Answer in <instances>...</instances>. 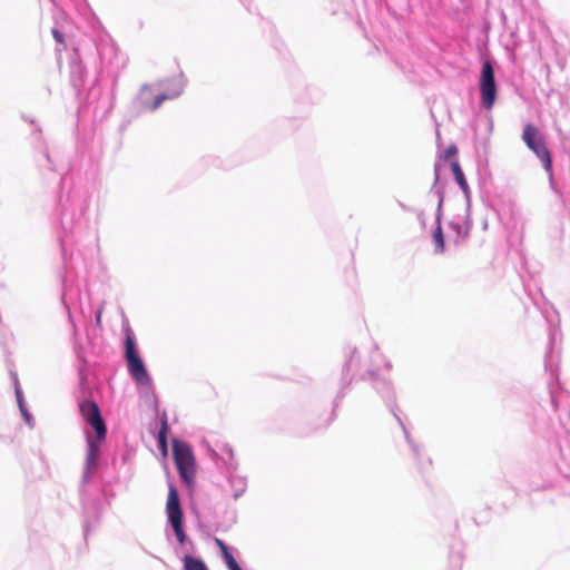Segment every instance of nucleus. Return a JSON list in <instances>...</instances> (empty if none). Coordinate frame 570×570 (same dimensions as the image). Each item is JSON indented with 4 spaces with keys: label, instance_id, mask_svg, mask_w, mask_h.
Masks as SVG:
<instances>
[{
    "label": "nucleus",
    "instance_id": "29",
    "mask_svg": "<svg viewBox=\"0 0 570 570\" xmlns=\"http://www.w3.org/2000/svg\"><path fill=\"white\" fill-rule=\"evenodd\" d=\"M215 543L219 548L220 554L229 550L228 546L222 539L215 538Z\"/></svg>",
    "mask_w": 570,
    "mask_h": 570
},
{
    "label": "nucleus",
    "instance_id": "20",
    "mask_svg": "<svg viewBox=\"0 0 570 570\" xmlns=\"http://www.w3.org/2000/svg\"><path fill=\"white\" fill-rule=\"evenodd\" d=\"M435 229L433 232V243H434V253L442 254L445 250L444 235L442 230V225L435 224Z\"/></svg>",
    "mask_w": 570,
    "mask_h": 570
},
{
    "label": "nucleus",
    "instance_id": "1",
    "mask_svg": "<svg viewBox=\"0 0 570 570\" xmlns=\"http://www.w3.org/2000/svg\"><path fill=\"white\" fill-rule=\"evenodd\" d=\"M79 411L95 433V435L86 433L87 454L79 489L83 510V532L85 537H87L96 528L101 515L100 500L91 493L90 482L98 470L100 444L106 440L107 426L95 401L83 400L79 403Z\"/></svg>",
    "mask_w": 570,
    "mask_h": 570
},
{
    "label": "nucleus",
    "instance_id": "16",
    "mask_svg": "<svg viewBox=\"0 0 570 570\" xmlns=\"http://www.w3.org/2000/svg\"><path fill=\"white\" fill-rule=\"evenodd\" d=\"M451 169H452V173H453L456 184L459 185V187L461 188V190L464 194L465 206H468V209H470L471 208V190H470L469 184L466 181V178L464 176V173H463L460 164L456 160L451 163Z\"/></svg>",
    "mask_w": 570,
    "mask_h": 570
},
{
    "label": "nucleus",
    "instance_id": "18",
    "mask_svg": "<svg viewBox=\"0 0 570 570\" xmlns=\"http://www.w3.org/2000/svg\"><path fill=\"white\" fill-rule=\"evenodd\" d=\"M445 185L446 183L442 181L440 178V165L436 163L434 165V181L429 194L435 195L439 203H444Z\"/></svg>",
    "mask_w": 570,
    "mask_h": 570
},
{
    "label": "nucleus",
    "instance_id": "3",
    "mask_svg": "<svg viewBox=\"0 0 570 570\" xmlns=\"http://www.w3.org/2000/svg\"><path fill=\"white\" fill-rule=\"evenodd\" d=\"M89 208V198L80 191H71L60 198V224L65 235H71L83 225V217Z\"/></svg>",
    "mask_w": 570,
    "mask_h": 570
},
{
    "label": "nucleus",
    "instance_id": "26",
    "mask_svg": "<svg viewBox=\"0 0 570 570\" xmlns=\"http://www.w3.org/2000/svg\"><path fill=\"white\" fill-rule=\"evenodd\" d=\"M443 204L444 203H439L438 202V206H436V210H435V224L442 225Z\"/></svg>",
    "mask_w": 570,
    "mask_h": 570
},
{
    "label": "nucleus",
    "instance_id": "32",
    "mask_svg": "<svg viewBox=\"0 0 570 570\" xmlns=\"http://www.w3.org/2000/svg\"><path fill=\"white\" fill-rule=\"evenodd\" d=\"M227 569L228 570H243L237 561L235 563L230 564L229 567H227Z\"/></svg>",
    "mask_w": 570,
    "mask_h": 570
},
{
    "label": "nucleus",
    "instance_id": "9",
    "mask_svg": "<svg viewBox=\"0 0 570 570\" xmlns=\"http://www.w3.org/2000/svg\"><path fill=\"white\" fill-rule=\"evenodd\" d=\"M167 522L171 527L178 543L184 547L191 542L184 529V512L176 487L173 483L168 485V498L166 503Z\"/></svg>",
    "mask_w": 570,
    "mask_h": 570
},
{
    "label": "nucleus",
    "instance_id": "8",
    "mask_svg": "<svg viewBox=\"0 0 570 570\" xmlns=\"http://www.w3.org/2000/svg\"><path fill=\"white\" fill-rule=\"evenodd\" d=\"M101 69L112 77V85L117 82L119 72L126 66V59L118 52V47L108 35L100 36L96 42Z\"/></svg>",
    "mask_w": 570,
    "mask_h": 570
},
{
    "label": "nucleus",
    "instance_id": "28",
    "mask_svg": "<svg viewBox=\"0 0 570 570\" xmlns=\"http://www.w3.org/2000/svg\"><path fill=\"white\" fill-rule=\"evenodd\" d=\"M51 33H52L53 39H55L58 43H62V42H63V39H65V38H63V33H62L59 29L53 28V29L51 30Z\"/></svg>",
    "mask_w": 570,
    "mask_h": 570
},
{
    "label": "nucleus",
    "instance_id": "7",
    "mask_svg": "<svg viewBox=\"0 0 570 570\" xmlns=\"http://www.w3.org/2000/svg\"><path fill=\"white\" fill-rule=\"evenodd\" d=\"M222 456L219 460L225 466L227 478L226 483L222 485V493L226 497L230 495L234 500L239 499L247 489V480L245 476L236 474L238 466L234 458V451L229 444H224L220 449Z\"/></svg>",
    "mask_w": 570,
    "mask_h": 570
},
{
    "label": "nucleus",
    "instance_id": "19",
    "mask_svg": "<svg viewBox=\"0 0 570 570\" xmlns=\"http://www.w3.org/2000/svg\"><path fill=\"white\" fill-rule=\"evenodd\" d=\"M184 567L183 570H208L206 563L197 557L186 554L183 558Z\"/></svg>",
    "mask_w": 570,
    "mask_h": 570
},
{
    "label": "nucleus",
    "instance_id": "13",
    "mask_svg": "<svg viewBox=\"0 0 570 570\" xmlns=\"http://www.w3.org/2000/svg\"><path fill=\"white\" fill-rule=\"evenodd\" d=\"M522 138L527 146L535 154V156L542 161L543 168L550 175V183L554 188L552 180V159L549 149L546 146L544 140L539 135L537 127L531 124L525 125L523 129Z\"/></svg>",
    "mask_w": 570,
    "mask_h": 570
},
{
    "label": "nucleus",
    "instance_id": "15",
    "mask_svg": "<svg viewBox=\"0 0 570 570\" xmlns=\"http://www.w3.org/2000/svg\"><path fill=\"white\" fill-rule=\"evenodd\" d=\"M472 227L471 208L468 209V206H465V214L462 218L456 217L449 222V228L455 234V245H462L468 242Z\"/></svg>",
    "mask_w": 570,
    "mask_h": 570
},
{
    "label": "nucleus",
    "instance_id": "21",
    "mask_svg": "<svg viewBox=\"0 0 570 570\" xmlns=\"http://www.w3.org/2000/svg\"><path fill=\"white\" fill-rule=\"evenodd\" d=\"M10 376H11L12 383L14 385V394H16V400H17V404L19 406V410H21L23 407H27V404H26V401H24V396H23V392H22V390L20 387L19 379H18L17 373L11 371L10 372Z\"/></svg>",
    "mask_w": 570,
    "mask_h": 570
},
{
    "label": "nucleus",
    "instance_id": "33",
    "mask_svg": "<svg viewBox=\"0 0 570 570\" xmlns=\"http://www.w3.org/2000/svg\"><path fill=\"white\" fill-rule=\"evenodd\" d=\"M95 94V86L90 87L89 88V92H88V98H90L91 96H94Z\"/></svg>",
    "mask_w": 570,
    "mask_h": 570
},
{
    "label": "nucleus",
    "instance_id": "12",
    "mask_svg": "<svg viewBox=\"0 0 570 570\" xmlns=\"http://www.w3.org/2000/svg\"><path fill=\"white\" fill-rule=\"evenodd\" d=\"M31 144L33 148V158L38 168L45 173L57 174L58 168L56 160L49 153L48 144L42 136V129L36 125L30 134Z\"/></svg>",
    "mask_w": 570,
    "mask_h": 570
},
{
    "label": "nucleus",
    "instance_id": "2",
    "mask_svg": "<svg viewBox=\"0 0 570 570\" xmlns=\"http://www.w3.org/2000/svg\"><path fill=\"white\" fill-rule=\"evenodd\" d=\"M343 357L341 386L336 402L344 397L353 381H367L376 372L392 370V362L375 343L365 347L347 345L344 347Z\"/></svg>",
    "mask_w": 570,
    "mask_h": 570
},
{
    "label": "nucleus",
    "instance_id": "36",
    "mask_svg": "<svg viewBox=\"0 0 570 570\" xmlns=\"http://www.w3.org/2000/svg\"><path fill=\"white\" fill-rule=\"evenodd\" d=\"M80 379L83 380L82 372L79 371Z\"/></svg>",
    "mask_w": 570,
    "mask_h": 570
},
{
    "label": "nucleus",
    "instance_id": "23",
    "mask_svg": "<svg viewBox=\"0 0 570 570\" xmlns=\"http://www.w3.org/2000/svg\"><path fill=\"white\" fill-rule=\"evenodd\" d=\"M554 341H556V333H551L550 334L549 345H548V351H547L546 356H544V366H546L547 370L548 368L552 370V366H553V361H554L553 344H554Z\"/></svg>",
    "mask_w": 570,
    "mask_h": 570
},
{
    "label": "nucleus",
    "instance_id": "22",
    "mask_svg": "<svg viewBox=\"0 0 570 570\" xmlns=\"http://www.w3.org/2000/svg\"><path fill=\"white\" fill-rule=\"evenodd\" d=\"M65 306H67V305L65 304ZM66 308L68 311V318H69V322H70L71 327H72L73 350H75V353L77 354V357L78 358H82V347H81V345L77 341V327H76V324L73 322V318H72L70 309L68 307H66Z\"/></svg>",
    "mask_w": 570,
    "mask_h": 570
},
{
    "label": "nucleus",
    "instance_id": "14",
    "mask_svg": "<svg viewBox=\"0 0 570 570\" xmlns=\"http://www.w3.org/2000/svg\"><path fill=\"white\" fill-rule=\"evenodd\" d=\"M87 77L88 72L79 55V51L73 50L69 58V79L71 86L75 88L79 97L82 95V91L87 89Z\"/></svg>",
    "mask_w": 570,
    "mask_h": 570
},
{
    "label": "nucleus",
    "instance_id": "31",
    "mask_svg": "<svg viewBox=\"0 0 570 570\" xmlns=\"http://www.w3.org/2000/svg\"><path fill=\"white\" fill-rule=\"evenodd\" d=\"M399 206L404 210V212H409V213H414L415 212V208L411 207V206H407L406 204H404L403 202L399 200L397 202Z\"/></svg>",
    "mask_w": 570,
    "mask_h": 570
},
{
    "label": "nucleus",
    "instance_id": "25",
    "mask_svg": "<svg viewBox=\"0 0 570 570\" xmlns=\"http://www.w3.org/2000/svg\"><path fill=\"white\" fill-rule=\"evenodd\" d=\"M222 558H223L224 563L226 564V567H229L230 564L236 562V559L232 554L230 550L222 553Z\"/></svg>",
    "mask_w": 570,
    "mask_h": 570
},
{
    "label": "nucleus",
    "instance_id": "34",
    "mask_svg": "<svg viewBox=\"0 0 570 570\" xmlns=\"http://www.w3.org/2000/svg\"><path fill=\"white\" fill-rule=\"evenodd\" d=\"M23 119L32 125H35V120L33 119H30L28 118L27 116H23Z\"/></svg>",
    "mask_w": 570,
    "mask_h": 570
},
{
    "label": "nucleus",
    "instance_id": "27",
    "mask_svg": "<svg viewBox=\"0 0 570 570\" xmlns=\"http://www.w3.org/2000/svg\"><path fill=\"white\" fill-rule=\"evenodd\" d=\"M416 214V218L423 229L426 227V219H425V213L421 209H415L414 212Z\"/></svg>",
    "mask_w": 570,
    "mask_h": 570
},
{
    "label": "nucleus",
    "instance_id": "11",
    "mask_svg": "<svg viewBox=\"0 0 570 570\" xmlns=\"http://www.w3.org/2000/svg\"><path fill=\"white\" fill-rule=\"evenodd\" d=\"M480 105L485 110H491L495 104L498 85L495 81L494 66L490 60L482 62L479 78Z\"/></svg>",
    "mask_w": 570,
    "mask_h": 570
},
{
    "label": "nucleus",
    "instance_id": "5",
    "mask_svg": "<svg viewBox=\"0 0 570 570\" xmlns=\"http://www.w3.org/2000/svg\"><path fill=\"white\" fill-rule=\"evenodd\" d=\"M160 86L164 88V91L156 95L153 98V101H151V96H150V88L148 86H144L141 88V91L135 101V104L138 106L139 110L155 111L156 109H158L160 107V105L165 100L175 99V98L179 97L183 94L184 88L186 86V79H185L184 75L180 72L179 75H177L170 79H166V80L161 81Z\"/></svg>",
    "mask_w": 570,
    "mask_h": 570
},
{
    "label": "nucleus",
    "instance_id": "35",
    "mask_svg": "<svg viewBox=\"0 0 570 570\" xmlns=\"http://www.w3.org/2000/svg\"><path fill=\"white\" fill-rule=\"evenodd\" d=\"M100 317H101V311L98 312V314L96 315V321L97 323L100 322Z\"/></svg>",
    "mask_w": 570,
    "mask_h": 570
},
{
    "label": "nucleus",
    "instance_id": "30",
    "mask_svg": "<svg viewBox=\"0 0 570 570\" xmlns=\"http://www.w3.org/2000/svg\"><path fill=\"white\" fill-rule=\"evenodd\" d=\"M458 153V148L454 145H451L445 150V158H450L451 156L455 155Z\"/></svg>",
    "mask_w": 570,
    "mask_h": 570
},
{
    "label": "nucleus",
    "instance_id": "10",
    "mask_svg": "<svg viewBox=\"0 0 570 570\" xmlns=\"http://www.w3.org/2000/svg\"><path fill=\"white\" fill-rule=\"evenodd\" d=\"M173 458L181 481L191 484L196 474L195 456L190 445L181 440H173Z\"/></svg>",
    "mask_w": 570,
    "mask_h": 570
},
{
    "label": "nucleus",
    "instance_id": "6",
    "mask_svg": "<svg viewBox=\"0 0 570 570\" xmlns=\"http://www.w3.org/2000/svg\"><path fill=\"white\" fill-rule=\"evenodd\" d=\"M124 360L131 380L139 386H150L153 379L139 354L136 336L129 326L124 328Z\"/></svg>",
    "mask_w": 570,
    "mask_h": 570
},
{
    "label": "nucleus",
    "instance_id": "17",
    "mask_svg": "<svg viewBox=\"0 0 570 570\" xmlns=\"http://www.w3.org/2000/svg\"><path fill=\"white\" fill-rule=\"evenodd\" d=\"M168 433H169V425H168V421H167V413L164 411L160 416V428H159L158 434H157L158 448L163 453H167Z\"/></svg>",
    "mask_w": 570,
    "mask_h": 570
},
{
    "label": "nucleus",
    "instance_id": "4",
    "mask_svg": "<svg viewBox=\"0 0 570 570\" xmlns=\"http://www.w3.org/2000/svg\"><path fill=\"white\" fill-rule=\"evenodd\" d=\"M390 372L381 371L376 372L373 376H371L367 381L372 383L373 389L377 392V394L381 396L383 402L386 404V406L390 409V411L393 413L394 417L396 419L399 425L401 426L404 438L410 445L412 453L415 459L421 458L422 446L421 444L416 443L410 435V432L407 431L404 422L396 413V403H395V391L393 387V384L391 380L387 377L386 374Z\"/></svg>",
    "mask_w": 570,
    "mask_h": 570
},
{
    "label": "nucleus",
    "instance_id": "24",
    "mask_svg": "<svg viewBox=\"0 0 570 570\" xmlns=\"http://www.w3.org/2000/svg\"><path fill=\"white\" fill-rule=\"evenodd\" d=\"M22 417H23V421L24 423L30 428V429H33L35 428V419L32 416V414L30 413V411L28 410V407H23L21 410H19Z\"/></svg>",
    "mask_w": 570,
    "mask_h": 570
}]
</instances>
